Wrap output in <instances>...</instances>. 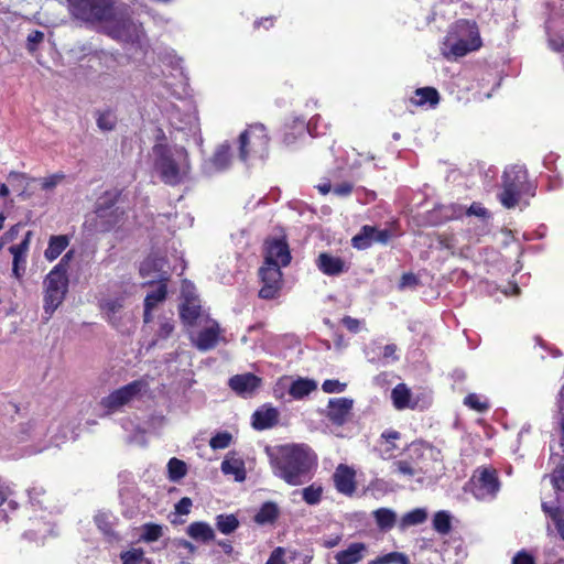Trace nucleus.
Listing matches in <instances>:
<instances>
[{
  "instance_id": "1",
  "label": "nucleus",
  "mask_w": 564,
  "mask_h": 564,
  "mask_svg": "<svg viewBox=\"0 0 564 564\" xmlns=\"http://www.w3.org/2000/svg\"><path fill=\"white\" fill-rule=\"evenodd\" d=\"M314 465V457L304 445H285L273 459L275 475L291 486L303 484Z\"/></svg>"
},
{
  "instance_id": "2",
  "label": "nucleus",
  "mask_w": 564,
  "mask_h": 564,
  "mask_svg": "<svg viewBox=\"0 0 564 564\" xmlns=\"http://www.w3.org/2000/svg\"><path fill=\"white\" fill-rule=\"evenodd\" d=\"M156 155L155 170L161 181L170 186L184 182L191 171L188 152L184 147L175 149V153L166 144H156L153 148Z\"/></svg>"
},
{
  "instance_id": "3",
  "label": "nucleus",
  "mask_w": 564,
  "mask_h": 564,
  "mask_svg": "<svg viewBox=\"0 0 564 564\" xmlns=\"http://www.w3.org/2000/svg\"><path fill=\"white\" fill-rule=\"evenodd\" d=\"M528 171L523 166L512 165L502 174V191L498 195L501 205L508 209L514 208L523 194L531 191Z\"/></svg>"
},
{
  "instance_id": "4",
  "label": "nucleus",
  "mask_w": 564,
  "mask_h": 564,
  "mask_svg": "<svg viewBox=\"0 0 564 564\" xmlns=\"http://www.w3.org/2000/svg\"><path fill=\"white\" fill-rule=\"evenodd\" d=\"M44 313L50 319L53 313L63 303L68 291V276L65 274L64 264H56L44 279Z\"/></svg>"
},
{
  "instance_id": "5",
  "label": "nucleus",
  "mask_w": 564,
  "mask_h": 564,
  "mask_svg": "<svg viewBox=\"0 0 564 564\" xmlns=\"http://www.w3.org/2000/svg\"><path fill=\"white\" fill-rule=\"evenodd\" d=\"M270 138L262 123L249 126L239 135V158L246 162L249 159H263L269 152Z\"/></svg>"
},
{
  "instance_id": "6",
  "label": "nucleus",
  "mask_w": 564,
  "mask_h": 564,
  "mask_svg": "<svg viewBox=\"0 0 564 564\" xmlns=\"http://www.w3.org/2000/svg\"><path fill=\"white\" fill-rule=\"evenodd\" d=\"M72 14L85 22H107L113 19L111 0H67Z\"/></svg>"
},
{
  "instance_id": "7",
  "label": "nucleus",
  "mask_w": 564,
  "mask_h": 564,
  "mask_svg": "<svg viewBox=\"0 0 564 564\" xmlns=\"http://www.w3.org/2000/svg\"><path fill=\"white\" fill-rule=\"evenodd\" d=\"M467 485L478 500L494 499L500 490L498 473L492 467H478Z\"/></svg>"
},
{
  "instance_id": "8",
  "label": "nucleus",
  "mask_w": 564,
  "mask_h": 564,
  "mask_svg": "<svg viewBox=\"0 0 564 564\" xmlns=\"http://www.w3.org/2000/svg\"><path fill=\"white\" fill-rule=\"evenodd\" d=\"M455 31L459 39L449 47V53L453 56L463 57L481 46V39L475 21L467 19L458 20L455 24Z\"/></svg>"
},
{
  "instance_id": "9",
  "label": "nucleus",
  "mask_w": 564,
  "mask_h": 564,
  "mask_svg": "<svg viewBox=\"0 0 564 564\" xmlns=\"http://www.w3.org/2000/svg\"><path fill=\"white\" fill-rule=\"evenodd\" d=\"M262 286L259 290V297L263 300L276 299L282 289V271L279 265L271 267L262 264L259 270Z\"/></svg>"
},
{
  "instance_id": "10",
  "label": "nucleus",
  "mask_w": 564,
  "mask_h": 564,
  "mask_svg": "<svg viewBox=\"0 0 564 564\" xmlns=\"http://www.w3.org/2000/svg\"><path fill=\"white\" fill-rule=\"evenodd\" d=\"M291 252L285 238L267 239L264 242V262L263 264L275 267H286L291 262Z\"/></svg>"
},
{
  "instance_id": "11",
  "label": "nucleus",
  "mask_w": 564,
  "mask_h": 564,
  "mask_svg": "<svg viewBox=\"0 0 564 564\" xmlns=\"http://www.w3.org/2000/svg\"><path fill=\"white\" fill-rule=\"evenodd\" d=\"M261 378L252 372L235 375L229 378V388L239 397H251L261 386Z\"/></svg>"
},
{
  "instance_id": "12",
  "label": "nucleus",
  "mask_w": 564,
  "mask_h": 564,
  "mask_svg": "<svg viewBox=\"0 0 564 564\" xmlns=\"http://www.w3.org/2000/svg\"><path fill=\"white\" fill-rule=\"evenodd\" d=\"M315 264L327 276H337L348 270L344 259L329 252H321L315 260Z\"/></svg>"
},
{
  "instance_id": "13",
  "label": "nucleus",
  "mask_w": 564,
  "mask_h": 564,
  "mask_svg": "<svg viewBox=\"0 0 564 564\" xmlns=\"http://www.w3.org/2000/svg\"><path fill=\"white\" fill-rule=\"evenodd\" d=\"M221 329L216 321L202 330L193 339V345L200 351H208L214 349L220 339Z\"/></svg>"
},
{
  "instance_id": "14",
  "label": "nucleus",
  "mask_w": 564,
  "mask_h": 564,
  "mask_svg": "<svg viewBox=\"0 0 564 564\" xmlns=\"http://www.w3.org/2000/svg\"><path fill=\"white\" fill-rule=\"evenodd\" d=\"M355 478V470L345 464H340L333 475L336 490L346 496H351L356 491Z\"/></svg>"
},
{
  "instance_id": "15",
  "label": "nucleus",
  "mask_w": 564,
  "mask_h": 564,
  "mask_svg": "<svg viewBox=\"0 0 564 564\" xmlns=\"http://www.w3.org/2000/svg\"><path fill=\"white\" fill-rule=\"evenodd\" d=\"M127 213L124 209H113L96 215L97 227L101 232H110L119 229L124 224Z\"/></svg>"
},
{
  "instance_id": "16",
  "label": "nucleus",
  "mask_w": 564,
  "mask_h": 564,
  "mask_svg": "<svg viewBox=\"0 0 564 564\" xmlns=\"http://www.w3.org/2000/svg\"><path fill=\"white\" fill-rule=\"evenodd\" d=\"M354 401L349 398H334L328 402L327 416L333 423H344L348 417Z\"/></svg>"
},
{
  "instance_id": "17",
  "label": "nucleus",
  "mask_w": 564,
  "mask_h": 564,
  "mask_svg": "<svg viewBox=\"0 0 564 564\" xmlns=\"http://www.w3.org/2000/svg\"><path fill=\"white\" fill-rule=\"evenodd\" d=\"M200 316V304L197 296L187 295L180 305V317L187 326H194Z\"/></svg>"
},
{
  "instance_id": "18",
  "label": "nucleus",
  "mask_w": 564,
  "mask_h": 564,
  "mask_svg": "<svg viewBox=\"0 0 564 564\" xmlns=\"http://www.w3.org/2000/svg\"><path fill=\"white\" fill-rule=\"evenodd\" d=\"M366 552L367 545L365 543H350L346 550L335 554L336 564H357L365 557Z\"/></svg>"
},
{
  "instance_id": "19",
  "label": "nucleus",
  "mask_w": 564,
  "mask_h": 564,
  "mask_svg": "<svg viewBox=\"0 0 564 564\" xmlns=\"http://www.w3.org/2000/svg\"><path fill=\"white\" fill-rule=\"evenodd\" d=\"M440 100L441 96L437 89L426 86L415 89L414 96L409 99V102L415 107L429 105L431 108H435Z\"/></svg>"
},
{
  "instance_id": "20",
  "label": "nucleus",
  "mask_w": 564,
  "mask_h": 564,
  "mask_svg": "<svg viewBox=\"0 0 564 564\" xmlns=\"http://www.w3.org/2000/svg\"><path fill=\"white\" fill-rule=\"evenodd\" d=\"M122 189L112 188L105 191L97 199L95 204V215L104 214L109 210L120 209L117 207L118 202L122 196Z\"/></svg>"
},
{
  "instance_id": "21",
  "label": "nucleus",
  "mask_w": 564,
  "mask_h": 564,
  "mask_svg": "<svg viewBox=\"0 0 564 564\" xmlns=\"http://www.w3.org/2000/svg\"><path fill=\"white\" fill-rule=\"evenodd\" d=\"M107 34L112 39H124L129 35L130 29L132 26V22L129 18L116 15V11L113 10V19L111 21H107Z\"/></svg>"
},
{
  "instance_id": "22",
  "label": "nucleus",
  "mask_w": 564,
  "mask_h": 564,
  "mask_svg": "<svg viewBox=\"0 0 564 564\" xmlns=\"http://www.w3.org/2000/svg\"><path fill=\"white\" fill-rule=\"evenodd\" d=\"M187 534L199 542L207 543L215 539V532L213 528L203 521H196L187 527Z\"/></svg>"
},
{
  "instance_id": "23",
  "label": "nucleus",
  "mask_w": 564,
  "mask_h": 564,
  "mask_svg": "<svg viewBox=\"0 0 564 564\" xmlns=\"http://www.w3.org/2000/svg\"><path fill=\"white\" fill-rule=\"evenodd\" d=\"M127 401L130 403L133 400H140L149 389L148 381L142 377L133 380L126 386L120 387Z\"/></svg>"
},
{
  "instance_id": "24",
  "label": "nucleus",
  "mask_w": 564,
  "mask_h": 564,
  "mask_svg": "<svg viewBox=\"0 0 564 564\" xmlns=\"http://www.w3.org/2000/svg\"><path fill=\"white\" fill-rule=\"evenodd\" d=\"M69 245V238L66 235L51 236L48 246L44 251L46 260L54 261Z\"/></svg>"
},
{
  "instance_id": "25",
  "label": "nucleus",
  "mask_w": 564,
  "mask_h": 564,
  "mask_svg": "<svg viewBox=\"0 0 564 564\" xmlns=\"http://www.w3.org/2000/svg\"><path fill=\"white\" fill-rule=\"evenodd\" d=\"M127 404H129V402L127 401L120 388L113 390L107 397H104L100 401L101 408L108 413L119 411Z\"/></svg>"
},
{
  "instance_id": "26",
  "label": "nucleus",
  "mask_w": 564,
  "mask_h": 564,
  "mask_svg": "<svg viewBox=\"0 0 564 564\" xmlns=\"http://www.w3.org/2000/svg\"><path fill=\"white\" fill-rule=\"evenodd\" d=\"M33 432V425H21L19 431L10 433L8 446H22L23 448L32 447V449H35V446L29 445V442L32 440Z\"/></svg>"
},
{
  "instance_id": "27",
  "label": "nucleus",
  "mask_w": 564,
  "mask_h": 564,
  "mask_svg": "<svg viewBox=\"0 0 564 564\" xmlns=\"http://www.w3.org/2000/svg\"><path fill=\"white\" fill-rule=\"evenodd\" d=\"M376 226L365 225L351 239V246L358 250H366L372 246Z\"/></svg>"
},
{
  "instance_id": "28",
  "label": "nucleus",
  "mask_w": 564,
  "mask_h": 564,
  "mask_svg": "<svg viewBox=\"0 0 564 564\" xmlns=\"http://www.w3.org/2000/svg\"><path fill=\"white\" fill-rule=\"evenodd\" d=\"M221 471L225 475H234L236 481L246 479L245 463L238 458H226L221 462Z\"/></svg>"
},
{
  "instance_id": "29",
  "label": "nucleus",
  "mask_w": 564,
  "mask_h": 564,
  "mask_svg": "<svg viewBox=\"0 0 564 564\" xmlns=\"http://www.w3.org/2000/svg\"><path fill=\"white\" fill-rule=\"evenodd\" d=\"M279 412L276 408L271 404L261 405L253 414L252 421L253 424H271L278 423Z\"/></svg>"
},
{
  "instance_id": "30",
  "label": "nucleus",
  "mask_w": 564,
  "mask_h": 564,
  "mask_svg": "<svg viewBox=\"0 0 564 564\" xmlns=\"http://www.w3.org/2000/svg\"><path fill=\"white\" fill-rule=\"evenodd\" d=\"M373 518L377 527L381 531L391 530L397 523V514L389 508H379L373 511Z\"/></svg>"
},
{
  "instance_id": "31",
  "label": "nucleus",
  "mask_w": 564,
  "mask_h": 564,
  "mask_svg": "<svg viewBox=\"0 0 564 564\" xmlns=\"http://www.w3.org/2000/svg\"><path fill=\"white\" fill-rule=\"evenodd\" d=\"M316 388L317 386L314 380L300 378L291 383L289 393L294 399H302L308 395Z\"/></svg>"
},
{
  "instance_id": "32",
  "label": "nucleus",
  "mask_w": 564,
  "mask_h": 564,
  "mask_svg": "<svg viewBox=\"0 0 564 564\" xmlns=\"http://www.w3.org/2000/svg\"><path fill=\"white\" fill-rule=\"evenodd\" d=\"M427 519V512L423 508H415L406 513H404L399 522L400 530H405L413 525L422 524Z\"/></svg>"
},
{
  "instance_id": "33",
  "label": "nucleus",
  "mask_w": 564,
  "mask_h": 564,
  "mask_svg": "<svg viewBox=\"0 0 564 564\" xmlns=\"http://www.w3.org/2000/svg\"><path fill=\"white\" fill-rule=\"evenodd\" d=\"M279 517V509L274 502H264L254 516V520L259 524L272 523Z\"/></svg>"
},
{
  "instance_id": "34",
  "label": "nucleus",
  "mask_w": 564,
  "mask_h": 564,
  "mask_svg": "<svg viewBox=\"0 0 564 564\" xmlns=\"http://www.w3.org/2000/svg\"><path fill=\"white\" fill-rule=\"evenodd\" d=\"M97 127L102 131H112L117 127L118 118L113 110H98L96 112Z\"/></svg>"
},
{
  "instance_id": "35",
  "label": "nucleus",
  "mask_w": 564,
  "mask_h": 564,
  "mask_svg": "<svg viewBox=\"0 0 564 564\" xmlns=\"http://www.w3.org/2000/svg\"><path fill=\"white\" fill-rule=\"evenodd\" d=\"M230 160H231L230 145L221 144L216 149V151L212 158V163L215 166V169L221 171L229 166Z\"/></svg>"
},
{
  "instance_id": "36",
  "label": "nucleus",
  "mask_w": 564,
  "mask_h": 564,
  "mask_svg": "<svg viewBox=\"0 0 564 564\" xmlns=\"http://www.w3.org/2000/svg\"><path fill=\"white\" fill-rule=\"evenodd\" d=\"M99 306L106 314L108 322L116 326V314L123 307V301L121 299H109L102 301Z\"/></svg>"
},
{
  "instance_id": "37",
  "label": "nucleus",
  "mask_w": 564,
  "mask_h": 564,
  "mask_svg": "<svg viewBox=\"0 0 564 564\" xmlns=\"http://www.w3.org/2000/svg\"><path fill=\"white\" fill-rule=\"evenodd\" d=\"M141 530L140 541L145 543L156 542L163 536V527L158 523L147 522L141 527Z\"/></svg>"
},
{
  "instance_id": "38",
  "label": "nucleus",
  "mask_w": 564,
  "mask_h": 564,
  "mask_svg": "<svg viewBox=\"0 0 564 564\" xmlns=\"http://www.w3.org/2000/svg\"><path fill=\"white\" fill-rule=\"evenodd\" d=\"M392 400L397 409H405L411 400V392L404 383H399L392 390Z\"/></svg>"
},
{
  "instance_id": "39",
  "label": "nucleus",
  "mask_w": 564,
  "mask_h": 564,
  "mask_svg": "<svg viewBox=\"0 0 564 564\" xmlns=\"http://www.w3.org/2000/svg\"><path fill=\"white\" fill-rule=\"evenodd\" d=\"M167 473L170 480L178 481L185 477L187 473V465L184 460L172 457L167 463Z\"/></svg>"
},
{
  "instance_id": "40",
  "label": "nucleus",
  "mask_w": 564,
  "mask_h": 564,
  "mask_svg": "<svg viewBox=\"0 0 564 564\" xmlns=\"http://www.w3.org/2000/svg\"><path fill=\"white\" fill-rule=\"evenodd\" d=\"M167 296V285L165 281H161L155 291L149 292L144 299L143 306L155 308V306L165 301Z\"/></svg>"
},
{
  "instance_id": "41",
  "label": "nucleus",
  "mask_w": 564,
  "mask_h": 564,
  "mask_svg": "<svg viewBox=\"0 0 564 564\" xmlns=\"http://www.w3.org/2000/svg\"><path fill=\"white\" fill-rule=\"evenodd\" d=\"M239 527V521L235 514H218L216 517V528L224 534L232 533Z\"/></svg>"
},
{
  "instance_id": "42",
  "label": "nucleus",
  "mask_w": 564,
  "mask_h": 564,
  "mask_svg": "<svg viewBox=\"0 0 564 564\" xmlns=\"http://www.w3.org/2000/svg\"><path fill=\"white\" fill-rule=\"evenodd\" d=\"M122 564H152L151 560L144 556L142 549H131L120 554Z\"/></svg>"
},
{
  "instance_id": "43",
  "label": "nucleus",
  "mask_w": 564,
  "mask_h": 564,
  "mask_svg": "<svg viewBox=\"0 0 564 564\" xmlns=\"http://www.w3.org/2000/svg\"><path fill=\"white\" fill-rule=\"evenodd\" d=\"M433 529L440 534H448L452 530L451 516L446 511H437L433 517Z\"/></svg>"
},
{
  "instance_id": "44",
  "label": "nucleus",
  "mask_w": 564,
  "mask_h": 564,
  "mask_svg": "<svg viewBox=\"0 0 564 564\" xmlns=\"http://www.w3.org/2000/svg\"><path fill=\"white\" fill-rule=\"evenodd\" d=\"M368 564H410V562L405 554L400 552H390L369 561Z\"/></svg>"
},
{
  "instance_id": "45",
  "label": "nucleus",
  "mask_w": 564,
  "mask_h": 564,
  "mask_svg": "<svg viewBox=\"0 0 564 564\" xmlns=\"http://www.w3.org/2000/svg\"><path fill=\"white\" fill-rule=\"evenodd\" d=\"M323 491L324 489L321 485L312 484L303 489V500L310 506L317 505L322 500Z\"/></svg>"
},
{
  "instance_id": "46",
  "label": "nucleus",
  "mask_w": 564,
  "mask_h": 564,
  "mask_svg": "<svg viewBox=\"0 0 564 564\" xmlns=\"http://www.w3.org/2000/svg\"><path fill=\"white\" fill-rule=\"evenodd\" d=\"M464 404L479 413H482L489 409L488 400L477 393L467 394L464 399Z\"/></svg>"
},
{
  "instance_id": "47",
  "label": "nucleus",
  "mask_w": 564,
  "mask_h": 564,
  "mask_svg": "<svg viewBox=\"0 0 564 564\" xmlns=\"http://www.w3.org/2000/svg\"><path fill=\"white\" fill-rule=\"evenodd\" d=\"M391 473L403 475L412 478L416 475V469L412 466V463L405 459L394 460L391 465Z\"/></svg>"
},
{
  "instance_id": "48",
  "label": "nucleus",
  "mask_w": 564,
  "mask_h": 564,
  "mask_svg": "<svg viewBox=\"0 0 564 564\" xmlns=\"http://www.w3.org/2000/svg\"><path fill=\"white\" fill-rule=\"evenodd\" d=\"M12 259V275L17 280H21L25 273L26 269V254H18V253H11Z\"/></svg>"
},
{
  "instance_id": "49",
  "label": "nucleus",
  "mask_w": 564,
  "mask_h": 564,
  "mask_svg": "<svg viewBox=\"0 0 564 564\" xmlns=\"http://www.w3.org/2000/svg\"><path fill=\"white\" fill-rule=\"evenodd\" d=\"M232 436L228 432H219L213 436L209 441V445L213 449L227 448L231 443Z\"/></svg>"
},
{
  "instance_id": "50",
  "label": "nucleus",
  "mask_w": 564,
  "mask_h": 564,
  "mask_svg": "<svg viewBox=\"0 0 564 564\" xmlns=\"http://www.w3.org/2000/svg\"><path fill=\"white\" fill-rule=\"evenodd\" d=\"M543 510L550 516V518L554 522L556 529L563 535L564 534V518H563V513L560 510V508H547L545 505H543Z\"/></svg>"
},
{
  "instance_id": "51",
  "label": "nucleus",
  "mask_w": 564,
  "mask_h": 564,
  "mask_svg": "<svg viewBox=\"0 0 564 564\" xmlns=\"http://www.w3.org/2000/svg\"><path fill=\"white\" fill-rule=\"evenodd\" d=\"M173 332H174V322H173V319L169 318V317L160 318L159 329L156 332V336L160 339H166V338H169L172 335Z\"/></svg>"
},
{
  "instance_id": "52",
  "label": "nucleus",
  "mask_w": 564,
  "mask_h": 564,
  "mask_svg": "<svg viewBox=\"0 0 564 564\" xmlns=\"http://www.w3.org/2000/svg\"><path fill=\"white\" fill-rule=\"evenodd\" d=\"M550 477L554 489L564 491V457L563 462L553 470Z\"/></svg>"
},
{
  "instance_id": "53",
  "label": "nucleus",
  "mask_w": 564,
  "mask_h": 564,
  "mask_svg": "<svg viewBox=\"0 0 564 564\" xmlns=\"http://www.w3.org/2000/svg\"><path fill=\"white\" fill-rule=\"evenodd\" d=\"M95 523L98 527V529L104 532V534L117 538V534L112 528V524L109 522L107 514H97L95 517Z\"/></svg>"
},
{
  "instance_id": "54",
  "label": "nucleus",
  "mask_w": 564,
  "mask_h": 564,
  "mask_svg": "<svg viewBox=\"0 0 564 564\" xmlns=\"http://www.w3.org/2000/svg\"><path fill=\"white\" fill-rule=\"evenodd\" d=\"M32 236H33V232L31 230H29L24 235V238L22 239L21 242L17 243V245H13V246H11L9 248V252L10 253H18V254H26L28 256Z\"/></svg>"
},
{
  "instance_id": "55",
  "label": "nucleus",
  "mask_w": 564,
  "mask_h": 564,
  "mask_svg": "<svg viewBox=\"0 0 564 564\" xmlns=\"http://www.w3.org/2000/svg\"><path fill=\"white\" fill-rule=\"evenodd\" d=\"M347 383L337 379H327L323 382L322 389L326 393H340L346 390Z\"/></svg>"
},
{
  "instance_id": "56",
  "label": "nucleus",
  "mask_w": 564,
  "mask_h": 564,
  "mask_svg": "<svg viewBox=\"0 0 564 564\" xmlns=\"http://www.w3.org/2000/svg\"><path fill=\"white\" fill-rule=\"evenodd\" d=\"M398 236V234L395 231H393L392 229L390 228H384V229H378L376 227V232H375V236H373V241L375 242H378V243H381V245H387L391 238Z\"/></svg>"
},
{
  "instance_id": "57",
  "label": "nucleus",
  "mask_w": 564,
  "mask_h": 564,
  "mask_svg": "<svg viewBox=\"0 0 564 564\" xmlns=\"http://www.w3.org/2000/svg\"><path fill=\"white\" fill-rule=\"evenodd\" d=\"M28 495L30 498V502L33 506H39L40 508L43 507V501L41 499L45 495V490L43 487H39V486L31 487L28 490Z\"/></svg>"
},
{
  "instance_id": "58",
  "label": "nucleus",
  "mask_w": 564,
  "mask_h": 564,
  "mask_svg": "<svg viewBox=\"0 0 564 564\" xmlns=\"http://www.w3.org/2000/svg\"><path fill=\"white\" fill-rule=\"evenodd\" d=\"M466 214L468 216H476V217L484 218V219L490 217L488 209L485 208L481 203H477V202H474L468 207V209L466 210Z\"/></svg>"
},
{
  "instance_id": "59",
  "label": "nucleus",
  "mask_w": 564,
  "mask_h": 564,
  "mask_svg": "<svg viewBox=\"0 0 564 564\" xmlns=\"http://www.w3.org/2000/svg\"><path fill=\"white\" fill-rule=\"evenodd\" d=\"M44 40V33L39 30L32 31L28 35V44L26 47L30 52H34L37 48V45L43 42Z\"/></svg>"
},
{
  "instance_id": "60",
  "label": "nucleus",
  "mask_w": 564,
  "mask_h": 564,
  "mask_svg": "<svg viewBox=\"0 0 564 564\" xmlns=\"http://www.w3.org/2000/svg\"><path fill=\"white\" fill-rule=\"evenodd\" d=\"M192 499L188 497H183L176 505H175V512L181 516H186L191 512L192 508Z\"/></svg>"
},
{
  "instance_id": "61",
  "label": "nucleus",
  "mask_w": 564,
  "mask_h": 564,
  "mask_svg": "<svg viewBox=\"0 0 564 564\" xmlns=\"http://www.w3.org/2000/svg\"><path fill=\"white\" fill-rule=\"evenodd\" d=\"M437 242L441 248L447 249V250H453L456 246L454 236L449 235V234L438 235Z\"/></svg>"
},
{
  "instance_id": "62",
  "label": "nucleus",
  "mask_w": 564,
  "mask_h": 564,
  "mask_svg": "<svg viewBox=\"0 0 564 564\" xmlns=\"http://www.w3.org/2000/svg\"><path fill=\"white\" fill-rule=\"evenodd\" d=\"M354 185L349 182L337 184L333 188V193L340 197L349 196L352 193Z\"/></svg>"
},
{
  "instance_id": "63",
  "label": "nucleus",
  "mask_w": 564,
  "mask_h": 564,
  "mask_svg": "<svg viewBox=\"0 0 564 564\" xmlns=\"http://www.w3.org/2000/svg\"><path fill=\"white\" fill-rule=\"evenodd\" d=\"M512 564H535L534 558L525 551L518 552L513 558Z\"/></svg>"
},
{
  "instance_id": "64",
  "label": "nucleus",
  "mask_w": 564,
  "mask_h": 564,
  "mask_svg": "<svg viewBox=\"0 0 564 564\" xmlns=\"http://www.w3.org/2000/svg\"><path fill=\"white\" fill-rule=\"evenodd\" d=\"M284 551L282 547H276L268 558L265 564H285L283 560Z\"/></svg>"
}]
</instances>
